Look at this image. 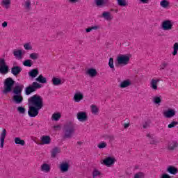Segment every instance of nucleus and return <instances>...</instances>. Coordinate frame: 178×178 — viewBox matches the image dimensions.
<instances>
[{
    "instance_id": "obj_25",
    "label": "nucleus",
    "mask_w": 178,
    "mask_h": 178,
    "mask_svg": "<svg viewBox=\"0 0 178 178\" xmlns=\"http://www.w3.org/2000/svg\"><path fill=\"white\" fill-rule=\"evenodd\" d=\"M152 102L153 104H154L155 105H158L159 106V105H161V102H162V96L161 95H157V96H154L152 98Z\"/></svg>"
},
{
    "instance_id": "obj_46",
    "label": "nucleus",
    "mask_w": 178,
    "mask_h": 178,
    "mask_svg": "<svg viewBox=\"0 0 178 178\" xmlns=\"http://www.w3.org/2000/svg\"><path fill=\"white\" fill-rule=\"evenodd\" d=\"M169 64L165 62V61H163V63H161V64L160 65V70H163V69H166V67H168V65Z\"/></svg>"
},
{
    "instance_id": "obj_3",
    "label": "nucleus",
    "mask_w": 178,
    "mask_h": 178,
    "mask_svg": "<svg viewBox=\"0 0 178 178\" xmlns=\"http://www.w3.org/2000/svg\"><path fill=\"white\" fill-rule=\"evenodd\" d=\"M117 65L120 66H126L130 62V54H120L116 58Z\"/></svg>"
},
{
    "instance_id": "obj_31",
    "label": "nucleus",
    "mask_w": 178,
    "mask_h": 178,
    "mask_svg": "<svg viewBox=\"0 0 178 178\" xmlns=\"http://www.w3.org/2000/svg\"><path fill=\"white\" fill-rule=\"evenodd\" d=\"M92 175L93 178L100 177V176H102V172L98 168H94L92 172Z\"/></svg>"
},
{
    "instance_id": "obj_1",
    "label": "nucleus",
    "mask_w": 178,
    "mask_h": 178,
    "mask_svg": "<svg viewBox=\"0 0 178 178\" xmlns=\"http://www.w3.org/2000/svg\"><path fill=\"white\" fill-rule=\"evenodd\" d=\"M28 102L29 116H30V118H35V116H38L40 110L42 109L43 106L42 97L40 95H35L28 99Z\"/></svg>"
},
{
    "instance_id": "obj_20",
    "label": "nucleus",
    "mask_w": 178,
    "mask_h": 178,
    "mask_svg": "<svg viewBox=\"0 0 178 178\" xmlns=\"http://www.w3.org/2000/svg\"><path fill=\"white\" fill-rule=\"evenodd\" d=\"M22 69L20 66H14L11 68V73L13 74V76H18V74H20Z\"/></svg>"
},
{
    "instance_id": "obj_54",
    "label": "nucleus",
    "mask_w": 178,
    "mask_h": 178,
    "mask_svg": "<svg viewBox=\"0 0 178 178\" xmlns=\"http://www.w3.org/2000/svg\"><path fill=\"white\" fill-rule=\"evenodd\" d=\"M148 127H149V124H148V122H145L143 124V129H148Z\"/></svg>"
},
{
    "instance_id": "obj_27",
    "label": "nucleus",
    "mask_w": 178,
    "mask_h": 178,
    "mask_svg": "<svg viewBox=\"0 0 178 178\" xmlns=\"http://www.w3.org/2000/svg\"><path fill=\"white\" fill-rule=\"evenodd\" d=\"M117 5L121 8H126L129 6V3L127 0H116Z\"/></svg>"
},
{
    "instance_id": "obj_47",
    "label": "nucleus",
    "mask_w": 178,
    "mask_h": 178,
    "mask_svg": "<svg viewBox=\"0 0 178 178\" xmlns=\"http://www.w3.org/2000/svg\"><path fill=\"white\" fill-rule=\"evenodd\" d=\"M108 66H109L110 69H115V65H113V58H109Z\"/></svg>"
},
{
    "instance_id": "obj_8",
    "label": "nucleus",
    "mask_w": 178,
    "mask_h": 178,
    "mask_svg": "<svg viewBox=\"0 0 178 178\" xmlns=\"http://www.w3.org/2000/svg\"><path fill=\"white\" fill-rule=\"evenodd\" d=\"M172 27L173 23L170 20H165L161 24V29L164 31H169L170 30H172Z\"/></svg>"
},
{
    "instance_id": "obj_52",
    "label": "nucleus",
    "mask_w": 178,
    "mask_h": 178,
    "mask_svg": "<svg viewBox=\"0 0 178 178\" xmlns=\"http://www.w3.org/2000/svg\"><path fill=\"white\" fill-rule=\"evenodd\" d=\"M140 3H143V4H145V3H148L149 2V0H138Z\"/></svg>"
},
{
    "instance_id": "obj_45",
    "label": "nucleus",
    "mask_w": 178,
    "mask_h": 178,
    "mask_svg": "<svg viewBox=\"0 0 178 178\" xmlns=\"http://www.w3.org/2000/svg\"><path fill=\"white\" fill-rule=\"evenodd\" d=\"M17 112H19V113H21L22 115H24V113H26V108H24V107L23 106H19L17 108Z\"/></svg>"
},
{
    "instance_id": "obj_48",
    "label": "nucleus",
    "mask_w": 178,
    "mask_h": 178,
    "mask_svg": "<svg viewBox=\"0 0 178 178\" xmlns=\"http://www.w3.org/2000/svg\"><path fill=\"white\" fill-rule=\"evenodd\" d=\"M144 173L143 172H138V173H136L134 178H144Z\"/></svg>"
},
{
    "instance_id": "obj_22",
    "label": "nucleus",
    "mask_w": 178,
    "mask_h": 178,
    "mask_svg": "<svg viewBox=\"0 0 178 178\" xmlns=\"http://www.w3.org/2000/svg\"><path fill=\"white\" fill-rule=\"evenodd\" d=\"M74 133V128L71 127V128H68L66 131H65V138H71V137L73 136V134Z\"/></svg>"
},
{
    "instance_id": "obj_53",
    "label": "nucleus",
    "mask_w": 178,
    "mask_h": 178,
    "mask_svg": "<svg viewBox=\"0 0 178 178\" xmlns=\"http://www.w3.org/2000/svg\"><path fill=\"white\" fill-rule=\"evenodd\" d=\"M161 178H172V177L169 175L165 173L161 175Z\"/></svg>"
},
{
    "instance_id": "obj_40",
    "label": "nucleus",
    "mask_w": 178,
    "mask_h": 178,
    "mask_svg": "<svg viewBox=\"0 0 178 178\" xmlns=\"http://www.w3.org/2000/svg\"><path fill=\"white\" fill-rule=\"evenodd\" d=\"M60 152V149H59V148L55 147L54 149H53L51 151L52 158H55V156H56V155H58V154H59Z\"/></svg>"
},
{
    "instance_id": "obj_9",
    "label": "nucleus",
    "mask_w": 178,
    "mask_h": 178,
    "mask_svg": "<svg viewBox=\"0 0 178 178\" xmlns=\"http://www.w3.org/2000/svg\"><path fill=\"white\" fill-rule=\"evenodd\" d=\"M175 115L176 111H175V109L168 108L163 112V116L165 118V119H172V118L175 117Z\"/></svg>"
},
{
    "instance_id": "obj_26",
    "label": "nucleus",
    "mask_w": 178,
    "mask_h": 178,
    "mask_svg": "<svg viewBox=\"0 0 178 178\" xmlns=\"http://www.w3.org/2000/svg\"><path fill=\"white\" fill-rule=\"evenodd\" d=\"M35 81H37L38 83H40L41 84H47V78L45 76H42V74H40L35 79Z\"/></svg>"
},
{
    "instance_id": "obj_34",
    "label": "nucleus",
    "mask_w": 178,
    "mask_h": 178,
    "mask_svg": "<svg viewBox=\"0 0 178 178\" xmlns=\"http://www.w3.org/2000/svg\"><path fill=\"white\" fill-rule=\"evenodd\" d=\"M99 25H93L89 28H87L86 29V33H91V31H97V30H99Z\"/></svg>"
},
{
    "instance_id": "obj_6",
    "label": "nucleus",
    "mask_w": 178,
    "mask_h": 178,
    "mask_svg": "<svg viewBox=\"0 0 178 178\" xmlns=\"http://www.w3.org/2000/svg\"><path fill=\"white\" fill-rule=\"evenodd\" d=\"M9 73V66L6 65L5 58H0V74H8Z\"/></svg>"
},
{
    "instance_id": "obj_35",
    "label": "nucleus",
    "mask_w": 178,
    "mask_h": 178,
    "mask_svg": "<svg viewBox=\"0 0 178 178\" xmlns=\"http://www.w3.org/2000/svg\"><path fill=\"white\" fill-rule=\"evenodd\" d=\"M106 147H108V143L105 141H102L97 145V148H99V149H104L106 148Z\"/></svg>"
},
{
    "instance_id": "obj_44",
    "label": "nucleus",
    "mask_w": 178,
    "mask_h": 178,
    "mask_svg": "<svg viewBox=\"0 0 178 178\" xmlns=\"http://www.w3.org/2000/svg\"><path fill=\"white\" fill-rule=\"evenodd\" d=\"M176 126H178V122L177 121H172L168 125V129H173V127H176Z\"/></svg>"
},
{
    "instance_id": "obj_11",
    "label": "nucleus",
    "mask_w": 178,
    "mask_h": 178,
    "mask_svg": "<svg viewBox=\"0 0 178 178\" xmlns=\"http://www.w3.org/2000/svg\"><path fill=\"white\" fill-rule=\"evenodd\" d=\"M13 54L16 59L21 60V59H23V56L26 55V51L23 49H14Z\"/></svg>"
},
{
    "instance_id": "obj_51",
    "label": "nucleus",
    "mask_w": 178,
    "mask_h": 178,
    "mask_svg": "<svg viewBox=\"0 0 178 178\" xmlns=\"http://www.w3.org/2000/svg\"><path fill=\"white\" fill-rule=\"evenodd\" d=\"M150 144L155 145L158 144V140H156V139H154V138H151Z\"/></svg>"
},
{
    "instance_id": "obj_19",
    "label": "nucleus",
    "mask_w": 178,
    "mask_h": 178,
    "mask_svg": "<svg viewBox=\"0 0 178 178\" xmlns=\"http://www.w3.org/2000/svg\"><path fill=\"white\" fill-rule=\"evenodd\" d=\"M86 74H88L89 77H95V76L98 74V72H97L96 69L88 68L86 70Z\"/></svg>"
},
{
    "instance_id": "obj_12",
    "label": "nucleus",
    "mask_w": 178,
    "mask_h": 178,
    "mask_svg": "<svg viewBox=\"0 0 178 178\" xmlns=\"http://www.w3.org/2000/svg\"><path fill=\"white\" fill-rule=\"evenodd\" d=\"M159 81H161L159 79H152L150 81V88H152V90H153L154 91H156L158 90V84H159Z\"/></svg>"
},
{
    "instance_id": "obj_42",
    "label": "nucleus",
    "mask_w": 178,
    "mask_h": 178,
    "mask_svg": "<svg viewBox=\"0 0 178 178\" xmlns=\"http://www.w3.org/2000/svg\"><path fill=\"white\" fill-rule=\"evenodd\" d=\"M24 48L26 51H31L33 49V46L31 42H26L24 44Z\"/></svg>"
},
{
    "instance_id": "obj_33",
    "label": "nucleus",
    "mask_w": 178,
    "mask_h": 178,
    "mask_svg": "<svg viewBox=\"0 0 178 178\" xmlns=\"http://www.w3.org/2000/svg\"><path fill=\"white\" fill-rule=\"evenodd\" d=\"M90 111L92 115H98L99 112V108L96 105L92 104L90 106Z\"/></svg>"
},
{
    "instance_id": "obj_17",
    "label": "nucleus",
    "mask_w": 178,
    "mask_h": 178,
    "mask_svg": "<svg viewBox=\"0 0 178 178\" xmlns=\"http://www.w3.org/2000/svg\"><path fill=\"white\" fill-rule=\"evenodd\" d=\"M102 17H103L104 20H107L108 22H111V20L113 19V16L112 15V14H111V13L108 11L103 12V13L102 14Z\"/></svg>"
},
{
    "instance_id": "obj_30",
    "label": "nucleus",
    "mask_w": 178,
    "mask_h": 178,
    "mask_svg": "<svg viewBox=\"0 0 178 178\" xmlns=\"http://www.w3.org/2000/svg\"><path fill=\"white\" fill-rule=\"evenodd\" d=\"M40 170L44 172V173H49L51 170V166L49 164L44 163L41 165Z\"/></svg>"
},
{
    "instance_id": "obj_50",
    "label": "nucleus",
    "mask_w": 178,
    "mask_h": 178,
    "mask_svg": "<svg viewBox=\"0 0 178 178\" xmlns=\"http://www.w3.org/2000/svg\"><path fill=\"white\" fill-rule=\"evenodd\" d=\"M68 1L71 5H76V3H79V0H68Z\"/></svg>"
},
{
    "instance_id": "obj_58",
    "label": "nucleus",
    "mask_w": 178,
    "mask_h": 178,
    "mask_svg": "<svg viewBox=\"0 0 178 178\" xmlns=\"http://www.w3.org/2000/svg\"><path fill=\"white\" fill-rule=\"evenodd\" d=\"M147 137H149L151 138L152 136H151V135L148 134Z\"/></svg>"
},
{
    "instance_id": "obj_29",
    "label": "nucleus",
    "mask_w": 178,
    "mask_h": 178,
    "mask_svg": "<svg viewBox=\"0 0 178 178\" xmlns=\"http://www.w3.org/2000/svg\"><path fill=\"white\" fill-rule=\"evenodd\" d=\"M95 3L96 6L100 8L102 6H105V5L108 3V0H95Z\"/></svg>"
},
{
    "instance_id": "obj_55",
    "label": "nucleus",
    "mask_w": 178,
    "mask_h": 178,
    "mask_svg": "<svg viewBox=\"0 0 178 178\" xmlns=\"http://www.w3.org/2000/svg\"><path fill=\"white\" fill-rule=\"evenodd\" d=\"M1 26L3 29H5V27H8V22H4L1 24Z\"/></svg>"
},
{
    "instance_id": "obj_5",
    "label": "nucleus",
    "mask_w": 178,
    "mask_h": 178,
    "mask_svg": "<svg viewBox=\"0 0 178 178\" xmlns=\"http://www.w3.org/2000/svg\"><path fill=\"white\" fill-rule=\"evenodd\" d=\"M15 84V81L12 78H7L4 81V92H10L12 87Z\"/></svg>"
},
{
    "instance_id": "obj_43",
    "label": "nucleus",
    "mask_w": 178,
    "mask_h": 178,
    "mask_svg": "<svg viewBox=\"0 0 178 178\" xmlns=\"http://www.w3.org/2000/svg\"><path fill=\"white\" fill-rule=\"evenodd\" d=\"M178 144L177 142L173 141L171 143H170L168 148L169 149H175V148H177Z\"/></svg>"
},
{
    "instance_id": "obj_10",
    "label": "nucleus",
    "mask_w": 178,
    "mask_h": 178,
    "mask_svg": "<svg viewBox=\"0 0 178 178\" xmlns=\"http://www.w3.org/2000/svg\"><path fill=\"white\" fill-rule=\"evenodd\" d=\"M76 119L79 122H87L88 120V115L86 111H79L76 113Z\"/></svg>"
},
{
    "instance_id": "obj_24",
    "label": "nucleus",
    "mask_w": 178,
    "mask_h": 178,
    "mask_svg": "<svg viewBox=\"0 0 178 178\" xmlns=\"http://www.w3.org/2000/svg\"><path fill=\"white\" fill-rule=\"evenodd\" d=\"M39 73L40 72H38V69L35 68V69L31 70L28 72V74L29 77H31V79H35V77L38 76Z\"/></svg>"
},
{
    "instance_id": "obj_18",
    "label": "nucleus",
    "mask_w": 178,
    "mask_h": 178,
    "mask_svg": "<svg viewBox=\"0 0 178 178\" xmlns=\"http://www.w3.org/2000/svg\"><path fill=\"white\" fill-rule=\"evenodd\" d=\"M131 86V81L130 79H126L122 81L120 85V88H127V87H130Z\"/></svg>"
},
{
    "instance_id": "obj_41",
    "label": "nucleus",
    "mask_w": 178,
    "mask_h": 178,
    "mask_svg": "<svg viewBox=\"0 0 178 178\" xmlns=\"http://www.w3.org/2000/svg\"><path fill=\"white\" fill-rule=\"evenodd\" d=\"M60 113H54L51 116V119L53 120H55L56 122H58V120H59L60 119Z\"/></svg>"
},
{
    "instance_id": "obj_49",
    "label": "nucleus",
    "mask_w": 178,
    "mask_h": 178,
    "mask_svg": "<svg viewBox=\"0 0 178 178\" xmlns=\"http://www.w3.org/2000/svg\"><path fill=\"white\" fill-rule=\"evenodd\" d=\"M30 6H31V2H30V1H26L25 2L24 8L29 10L30 9Z\"/></svg>"
},
{
    "instance_id": "obj_7",
    "label": "nucleus",
    "mask_w": 178,
    "mask_h": 178,
    "mask_svg": "<svg viewBox=\"0 0 178 178\" xmlns=\"http://www.w3.org/2000/svg\"><path fill=\"white\" fill-rule=\"evenodd\" d=\"M115 162L116 158H115V156H108L102 161L101 163L102 165L107 166V168H111V166H113V165H115Z\"/></svg>"
},
{
    "instance_id": "obj_16",
    "label": "nucleus",
    "mask_w": 178,
    "mask_h": 178,
    "mask_svg": "<svg viewBox=\"0 0 178 178\" xmlns=\"http://www.w3.org/2000/svg\"><path fill=\"white\" fill-rule=\"evenodd\" d=\"M40 141L42 145H48V144H51V136H43L40 138Z\"/></svg>"
},
{
    "instance_id": "obj_14",
    "label": "nucleus",
    "mask_w": 178,
    "mask_h": 178,
    "mask_svg": "<svg viewBox=\"0 0 178 178\" xmlns=\"http://www.w3.org/2000/svg\"><path fill=\"white\" fill-rule=\"evenodd\" d=\"M5 138H6V129H3L0 134V147L3 148L5 144Z\"/></svg>"
},
{
    "instance_id": "obj_32",
    "label": "nucleus",
    "mask_w": 178,
    "mask_h": 178,
    "mask_svg": "<svg viewBox=\"0 0 178 178\" xmlns=\"http://www.w3.org/2000/svg\"><path fill=\"white\" fill-rule=\"evenodd\" d=\"M167 172L170 173V175H177V168L176 167H173L172 165H170L167 168Z\"/></svg>"
},
{
    "instance_id": "obj_38",
    "label": "nucleus",
    "mask_w": 178,
    "mask_h": 178,
    "mask_svg": "<svg viewBox=\"0 0 178 178\" xmlns=\"http://www.w3.org/2000/svg\"><path fill=\"white\" fill-rule=\"evenodd\" d=\"M29 58L30 59H32V60H37V59L40 58V54H38V53L33 52L29 55Z\"/></svg>"
},
{
    "instance_id": "obj_57",
    "label": "nucleus",
    "mask_w": 178,
    "mask_h": 178,
    "mask_svg": "<svg viewBox=\"0 0 178 178\" xmlns=\"http://www.w3.org/2000/svg\"><path fill=\"white\" fill-rule=\"evenodd\" d=\"M58 127H60L59 125L54 127L55 129H56V128H58Z\"/></svg>"
},
{
    "instance_id": "obj_13",
    "label": "nucleus",
    "mask_w": 178,
    "mask_h": 178,
    "mask_svg": "<svg viewBox=\"0 0 178 178\" xmlns=\"http://www.w3.org/2000/svg\"><path fill=\"white\" fill-rule=\"evenodd\" d=\"M69 168H70V164H69V162L67 161L63 162L59 165V169L63 173L67 172L69 170Z\"/></svg>"
},
{
    "instance_id": "obj_15",
    "label": "nucleus",
    "mask_w": 178,
    "mask_h": 178,
    "mask_svg": "<svg viewBox=\"0 0 178 178\" xmlns=\"http://www.w3.org/2000/svg\"><path fill=\"white\" fill-rule=\"evenodd\" d=\"M0 5L3 8V9H10V6L12 5V0H1Z\"/></svg>"
},
{
    "instance_id": "obj_56",
    "label": "nucleus",
    "mask_w": 178,
    "mask_h": 178,
    "mask_svg": "<svg viewBox=\"0 0 178 178\" xmlns=\"http://www.w3.org/2000/svg\"><path fill=\"white\" fill-rule=\"evenodd\" d=\"M129 126H130V124H129V123L124 124V129H129Z\"/></svg>"
},
{
    "instance_id": "obj_28",
    "label": "nucleus",
    "mask_w": 178,
    "mask_h": 178,
    "mask_svg": "<svg viewBox=\"0 0 178 178\" xmlns=\"http://www.w3.org/2000/svg\"><path fill=\"white\" fill-rule=\"evenodd\" d=\"M14 141L17 145H21L22 147L26 145V142L24 141V140L20 138V137L15 138Z\"/></svg>"
},
{
    "instance_id": "obj_4",
    "label": "nucleus",
    "mask_w": 178,
    "mask_h": 178,
    "mask_svg": "<svg viewBox=\"0 0 178 178\" xmlns=\"http://www.w3.org/2000/svg\"><path fill=\"white\" fill-rule=\"evenodd\" d=\"M41 87H42V86H41L40 83L37 81L33 82L31 86H29L25 88V92L26 95H30L31 92L37 91V90H38V88H41Z\"/></svg>"
},
{
    "instance_id": "obj_37",
    "label": "nucleus",
    "mask_w": 178,
    "mask_h": 178,
    "mask_svg": "<svg viewBox=\"0 0 178 178\" xmlns=\"http://www.w3.org/2000/svg\"><path fill=\"white\" fill-rule=\"evenodd\" d=\"M172 49H173V51L172 52V55L173 56H176V55H177V52H178V42H175L173 44Z\"/></svg>"
},
{
    "instance_id": "obj_2",
    "label": "nucleus",
    "mask_w": 178,
    "mask_h": 178,
    "mask_svg": "<svg viewBox=\"0 0 178 178\" xmlns=\"http://www.w3.org/2000/svg\"><path fill=\"white\" fill-rule=\"evenodd\" d=\"M23 89L20 86H15L13 90V101L15 104H22L23 102V96L22 92Z\"/></svg>"
},
{
    "instance_id": "obj_21",
    "label": "nucleus",
    "mask_w": 178,
    "mask_h": 178,
    "mask_svg": "<svg viewBox=\"0 0 178 178\" xmlns=\"http://www.w3.org/2000/svg\"><path fill=\"white\" fill-rule=\"evenodd\" d=\"M83 98H84L83 93L81 92H77L74 94L73 100L74 102H80Z\"/></svg>"
},
{
    "instance_id": "obj_36",
    "label": "nucleus",
    "mask_w": 178,
    "mask_h": 178,
    "mask_svg": "<svg viewBox=\"0 0 178 178\" xmlns=\"http://www.w3.org/2000/svg\"><path fill=\"white\" fill-rule=\"evenodd\" d=\"M170 3L167 0H163L160 2V6L161 8H163L164 9H166V8H169Z\"/></svg>"
},
{
    "instance_id": "obj_23",
    "label": "nucleus",
    "mask_w": 178,
    "mask_h": 178,
    "mask_svg": "<svg viewBox=\"0 0 178 178\" xmlns=\"http://www.w3.org/2000/svg\"><path fill=\"white\" fill-rule=\"evenodd\" d=\"M51 83L54 86H60V84H63L65 83V81L58 77H53Z\"/></svg>"
},
{
    "instance_id": "obj_39",
    "label": "nucleus",
    "mask_w": 178,
    "mask_h": 178,
    "mask_svg": "<svg viewBox=\"0 0 178 178\" xmlns=\"http://www.w3.org/2000/svg\"><path fill=\"white\" fill-rule=\"evenodd\" d=\"M23 65L26 67H31L33 66V60L31 59L25 60L23 62Z\"/></svg>"
}]
</instances>
